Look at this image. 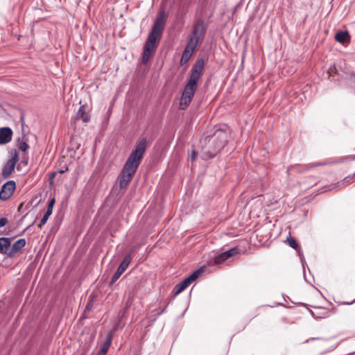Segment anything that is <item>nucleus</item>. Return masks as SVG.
Returning <instances> with one entry per match:
<instances>
[{
  "instance_id": "17",
  "label": "nucleus",
  "mask_w": 355,
  "mask_h": 355,
  "mask_svg": "<svg viewBox=\"0 0 355 355\" xmlns=\"http://www.w3.org/2000/svg\"><path fill=\"white\" fill-rule=\"evenodd\" d=\"M112 341V332L110 331L106 335L105 340L99 352H101V354H106L111 346Z\"/></svg>"
},
{
  "instance_id": "20",
  "label": "nucleus",
  "mask_w": 355,
  "mask_h": 355,
  "mask_svg": "<svg viewBox=\"0 0 355 355\" xmlns=\"http://www.w3.org/2000/svg\"><path fill=\"white\" fill-rule=\"evenodd\" d=\"M191 101L192 98L182 94L180 102L179 104V109L182 110H186L191 103Z\"/></svg>"
},
{
  "instance_id": "31",
  "label": "nucleus",
  "mask_w": 355,
  "mask_h": 355,
  "mask_svg": "<svg viewBox=\"0 0 355 355\" xmlns=\"http://www.w3.org/2000/svg\"><path fill=\"white\" fill-rule=\"evenodd\" d=\"M97 355H105V354H101V352H98V353L97 354Z\"/></svg>"
},
{
  "instance_id": "16",
  "label": "nucleus",
  "mask_w": 355,
  "mask_h": 355,
  "mask_svg": "<svg viewBox=\"0 0 355 355\" xmlns=\"http://www.w3.org/2000/svg\"><path fill=\"white\" fill-rule=\"evenodd\" d=\"M76 119L81 120L84 123H87L89 121V115L87 112L85 107L84 105L80 106V107L79 108V110L76 114Z\"/></svg>"
},
{
  "instance_id": "32",
  "label": "nucleus",
  "mask_w": 355,
  "mask_h": 355,
  "mask_svg": "<svg viewBox=\"0 0 355 355\" xmlns=\"http://www.w3.org/2000/svg\"><path fill=\"white\" fill-rule=\"evenodd\" d=\"M54 175H55V173H52V178L54 177Z\"/></svg>"
},
{
  "instance_id": "4",
  "label": "nucleus",
  "mask_w": 355,
  "mask_h": 355,
  "mask_svg": "<svg viewBox=\"0 0 355 355\" xmlns=\"http://www.w3.org/2000/svg\"><path fill=\"white\" fill-rule=\"evenodd\" d=\"M204 65L205 62L202 59L198 60L195 63L191 71L189 79L184 88L182 95L193 99L197 89L198 81L202 73Z\"/></svg>"
},
{
  "instance_id": "11",
  "label": "nucleus",
  "mask_w": 355,
  "mask_h": 355,
  "mask_svg": "<svg viewBox=\"0 0 355 355\" xmlns=\"http://www.w3.org/2000/svg\"><path fill=\"white\" fill-rule=\"evenodd\" d=\"M13 132L10 128H0V145L8 144L12 141Z\"/></svg>"
},
{
  "instance_id": "15",
  "label": "nucleus",
  "mask_w": 355,
  "mask_h": 355,
  "mask_svg": "<svg viewBox=\"0 0 355 355\" xmlns=\"http://www.w3.org/2000/svg\"><path fill=\"white\" fill-rule=\"evenodd\" d=\"M344 160H345L344 158H340V159H338L334 160V161L324 162H315V163H313V164H309L305 165L304 170L306 171V170H309V169H310L311 168L317 167V166H325V165H329V164H339V163H341V162H344Z\"/></svg>"
},
{
  "instance_id": "22",
  "label": "nucleus",
  "mask_w": 355,
  "mask_h": 355,
  "mask_svg": "<svg viewBox=\"0 0 355 355\" xmlns=\"http://www.w3.org/2000/svg\"><path fill=\"white\" fill-rule=\"evenodd\" d=\"M52 214V211H50V210H46L45 214H44L43 217L40 221V223L38 224V227L42 228V227L46 223L48 220L49 216Z\"/></svg>"
},
{
  "instance_id": "12",
  "label": "nucleus",
  "mask_w": 355,
  "mask_h": 355,
  "mask_svg": "<svg viewBox=\"0 0 355 355\" xmlns=\"http://www.w3.org/2000/svg\"><path fill=\"white\" fill-rule=\"evenodd\" d=\"M238 253V249L236 248H232L226 252H222L214 257V263L220 264L230 257Z\"/></svg>"
},
{
  "instance_id": "21",
  "label": "nucleus",
  "mask_w": 355,
  "mask_h": 355,
  "mask_svg": "<svg viewBox=\"0 0 355 355\" xmlns=\"http://www.w3.org/2000/svg\"><path fill=\"white\" fill-rule=\"evenodd\" d=\"M94 298L95 297L94 295L89 296V300L84 311V315H86L87 312H89L92 310L94 302ZM85 317H86V315H85Z\"/></svg>"
},
{
  "instance_id": "5",
  "label": "nucleus",
  "mask_w": 355,
  "mask_h": 355,
  "mask_svg": "<svg viewBox=\"0 0 355 355\" xmlns=\"http://www.w3.org/2000/svg\"><path fill=\"white\" fill-rule=\"evenodd\" d=\"M206 31L203 21H198L193 26L191 35L188 41H191L197 46L200 40L202 39Z\"/></svg>"
},
{
  "instance_id": "9",
  "label": "nucleus",
  "mask_w": 355,
  "mask_h": 355,
  "mask_svg": "<svg viewBox=\"0 0 355 355\" xmlns=\"http://www.w3.org/2000/svg\"><path fill=\"white\" fill-rule=\"evenodd\" d=\"M196 46H195L194 44L191 41H187V46L182 53L181 59H180V64L184 65L188 62L190 60L193 53L194 52Z\"/></svg>"
},
{
  "instance_id": "30",
  "label": "nucleus",
  "mask_w": 355,
  "mask_h": 355,
  "mask_svg": "<svg viewBox=\"0 0 355 355\" xmlns=\"http://www.w3.org/2000/svg\"><path fill=\"white\" fill-rule=\"evenodd\" d=\"M137 247H133L132 249H131V252H134L137 250Z\"/></svg>"
},
{
  "instance_id": "6",
  "label": "nucleus",
  "mask_w": 355,
  "mask_h": 355,
  "mask_svg": "<svg viewBox=\"0 0 355 355\" xmlns=\"http://www.w3.org/2000/svg\"><path fill=\"white\" fill-rule=\"evenodd\" d=\"M19 160L18 153L16 150L11 153L10 158L7 161L2 169V176L3 178H8L14 171L17 162Z\"/></svg>"
},
{
  "instance_id": "28",
  "label": "nucleus",
  "mask_w": 355,
  "mask_h": 355,
  "mask_svg": "<svg viewBox=\"0 0 355 355\" xmlns=\"http://www.w3.org/2000/svg\"><path fill=\"white\" fill-rule=\"evenodd\" d=\"M197 155V153L196 150H192L191 154L190 155V159L193 162L196 159Z\"/></svg>"
},
{
  "instance_id": "18",
  "label": "nucleus",
  "mask_w": 355,
  "mask_h": 355,
  "mask_svg": "<svg viewBox=\"0 0 355 355\" xmlns=\"http://www.w3.org/2000/svg\"><path fill=\"white\" fill-rule=\"evenodd\" d=\"M350 39L349 34L347 31H339L335 35V40L341 44L349 42Z\"/></svg>"
},
{
  "instance_id": "25",
  "label": "nucleus",
  "mask_w": 355,
  "mask_h": 355,
  "mask_svg": "<svg viewBox=\"0 0 355 355\" xmlns=\"http://www.w3.org/2000/svg\"><path fill=\"white\" fill-rule=\"evenodd\" d=\"M18 148L20 150L25 152L29 148V146L26 141L21 140L19 141Z\"/></svg>"
},
{
  "instance_id": "23",
  "label": "nucleus",
  "mask_w": 355,
  "mask_h": 355,
  "mask_svg": "<svg viewBox=\"0 0 355 355\" xmlns=\"http://www.w3.org/2000/svg\"><path fill=\"white\" fill-rule=\"evenodd\" d=\"M287 243L293 249L297 250L298 249V244L295 239V238L292 237L291 236H288L286 239Z\"/></svg>"
},
{
  "instance_id": "14",
  "label": "nucleus",
  "mask_w": 355,
  "mask_h": 355,
  "mask_svg": "<svg viewBox=\"0 0 355 355\" xmlns=\"http://www.w3.org/2000/svg\"><path fill=\"white\" fill-rule=\"evenodd\" d=\"M26 242L24 239H20L15 241L10 247L9 257H12L15 254L19 252L26 245Z\"/></svg>"
},
{
  "instance_id": "27",
  "label": "nucleus",
  "mask_w": 355,
  "mask_h": 355,
  "mask_svg": "<svg viewBox=\"0 0 355 355\" xmlns=\"http://www.w3.org/2000/svg\"><path fill=\"white\" fill-rule=\"evenodd\" d=\"M8 223V220L6 218H1L0 219V227L5 226Z\"/></svg>"
},
{
  "instance_id": "1",
  "label": "nucleus",
  "mask_w": 355,
  "mask_h": 355,
  "mask_svg": "<svg viewBox=\"0 0 355 355\" xmlns=\"http://www.w3.org/2000/svg\"><path fill=\"white\" fill-rule=\"evenodd\" d=\"M146 148V139H142L126 160L119 177V187L125 189L134 177Z\"/></svg>"
},
{
  "instance_id": "7",
  "label": "nucleus",
  "mask_w": 355,
  "mask_h": 355,
  "mask_svg": "<svg viewBox=\"0 0 355 355\" xmlns=\"http://www.w3.org/2000/svg\"><path fill=\"white\" fill-rule=\"evenodd\" d=\"M15 188L16 184L13 180L5 183L0 191V199L2 200H8L14 193Z\"/></svg>"
},
{
  "instance_id": "10",
  "label": "nucleus",
  "mask_w": 355,
  "mask_h": 355,
  "mask_svg": "<svg viewBox=\"0 0 355 355\" xmlns=\"http://www.w3.org/2000/svg\"><path fill=\"white\" fill-rule=\"evenodd\" d=\"M354 177H355V173L352 175H349V176L345 178L341 181L338 182L336 184H330L327 187H325L321 189L320 193H324L327 190H329V191L332 190L335 187H336L338 186H340V185H342L343 187H345L352 183Z\"/></svg>"
},
{
  "instance_id": "8",
  "label": "nucleus",
  "mask_w": 355,
  "mask_h": 355,
  "mask_svg": "<svg viewBox=\"0 0 355 355\" xmlns=\"http://www.w3.org/2000/svg\"><path fill=\"white\" fill-rule=\"evenodd\" d=\"M132 261V256L130 254L126 255L119 266L118 267L116 271L114 274V275L112 277L111 283H114L120 277L121 275L124 272V271L126 270V268L128 267L130 263Z\"/></svg>"
},
{
  "instance_id": "13",
  "label": "nucleus",
  "mask_w": 355,
  "mask_h": 355,
  "mask_svg": "<svg viewBox=\"0 0 355 355\" xmlns=\"http://www.w3.org/2000/svg\"><path fill=\"white\" fill-rule=\"evenodd\" d=\"M12 238L7 237H1L0 238V253L3 254H6L9 257V253L10 251V245Z\"/></svg>"
},
{
  "instance_id": "3",
  "label": "nucleus",
  "mask_w": 355,
  "mask_h": 355,
  "mask_svg": "<svg viewBox=\"0 0 355 355\" xmlns=\"http://www.w3.org/2000/svg\"><path fill=\"white\" fill-rule=\"evenodd\" d=\"M227 138V133L222 130H217L213 136L206 137L202 146L203 158L214 157L225 146Z\"/></svg>"
},
{
  "instance_id": "24",
  "label": "nucleus",
  "mask_w": 355,
  "mask_h": 355,
  "mask_svg": "<svg viewBox=\"0 0 355 355\" xmlns=\"http://www.w3.org/2000/svg\"><path fill=\"white\" fill-rule=\"evenodd\" d=\"M201 268L195 270L191 275L187 277L191 283L195 281L202 272Z\"/></svg>"
},
{
  "instance_id": "19",
  "label": "nucleus",
  "mask_w": 355,
  "mask_h": 355,
  "mask_svg": "<svg viewBox=\"0 0 355 355\" xmlns=\"http://www.w3.org/2000/svg\"><path fill=\"white\" fill-rule=\"evenodd\" d=\"M191 282L187 279H184L181 283L178 284L176 286V291L175 295H178L182 292L187 287H188Z\"/></svg>"
},
{
  "instance_id": "26",
  "label": "nucleus",
  "mask_w": 355,
  "mask_h": 355,
  "mask_svg": "<svg viewBox=\"0 0 355 355\" xmlns=\"http://www.w3.org/2000/svg\"><path fill=\"white\" fill-rule=\"evenodd\" d=\"M55 204V199L53 198L51 199L49 202V204H48V207H47V210H50V211H52L53 212V205Z\"/></svg>"
},
{
  "instance_id": "2",
  "label": "nucleus",
  "mask_w": 355,
  "mask_h": 355,
  "mask_svg": "<svg viewBox=\"0 0 355 355\" xmlns=\"http://www.w3.org/2000/svg\"><path fill=\"white\" fill-rule=\"evenodd\" d=\"M165 24V13L164 12H159L144 44L142 55V62L144 64H146L150 58L155 52L157 47L156 42L159 41L162 37Z\"/></svg>"
},
{
  "instance_id": "29",
  "label": "nucleus",
  "mask_w": 355,
  "mask_h": 355,
  "mask_svg": "<svg viewBox=\"0 0 355 355\" xmlns=\"http://www.w3.org/2000/svg\"><path fill=\"white\" fill-rule=\"evenodd\" d=\"M68 171V168L67 167L65 169L62 168V170L60 171V173H64V172Z\"/></svg>"
}]
</instances>
